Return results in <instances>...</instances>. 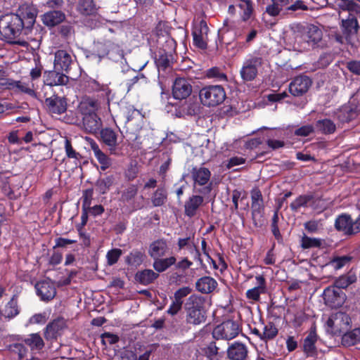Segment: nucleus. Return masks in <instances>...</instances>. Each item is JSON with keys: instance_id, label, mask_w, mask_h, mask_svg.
<instances>
[{"instance_id": "nucleus-1", "label": "nucleus", "mask_w": 360, "mask_h": 360, "mask_svg": "<svg viewBox=\"0 0 360 360\" xmlns=\"http://www.w3.org/2000/svg\"><path fill=\"white\" fill-rule=\"evenodd\" d=\"M22 22L21 18L14 13L3 16L0 19V34L6 43L27 48L29 41L33 38L29 37L30 32Z\"/></svg>"}, {"instance_id": "nucleus-2", "label": "nucleus", "mask_w": 360, "mask_h": 360, "mask_svg": "<svg viewBox=\"0 0 360 360\" xmlns=\"http://www.w3.org/2000/svg\"><path fill=\"white\" fill-rule=\"evenodd\" d=\"M193 91L191 80L184 77H177L173 82L172 94L174 98L179 100L181 105L176 110L177 117L193 115L196 113L197 105L188 98Z\"/></svg>"}, {"instance_id": "nucleus-3", "label": "nucleus", "mask_w": 360, "mask_h": 360, "mask_svg": "<svg viewBox=\"0 0 360 360\" xmlns=\"http://www.w3.org/2000/svg\"><path fill=\"white\" fill-rule=\"evenodd\" d=\"M204 305L205 300L200 296L192 295L187 299L184 305L187 323L196 326L205 321L206 311Z\"/></svg>"}, {"instance_id": "nucleus-4", "label": "nucleus", "mask_w": 360, "mask_h": 360, "mask_svg": "<svg viewBox=\"0 0 360 360\" xmlns=\"http://www.w3.org/2000/svg\"><path fill=\"white\" fill-rule=\"evenodd\" d=\"M191 174L196 192L204 195L209 194L212 191V183H209L211 176L209 169L204 167H194Z\"/></svg>"}, {"instance_id": "nucleus-5", "label": "nucleus", "mask_w": 360, "mask_h": 360, "mask_svg": "<svg viewBox=\"0 0 360 360\" xmlns=\"http://www.w3.org/2000/svg\"><path fill=\"white\" fill-rule=\"evenodd\" d=\"M94 52L100 58L108 57L112 60H119L123 58L121 47L110 40L98 41L94 43Z\"/></svg>"}, {"instance_id": "nucleus-6", "label": "nucleus", "mask_w": 360, "mask_h": 360, "mask_svg": "<svg viewBox=\"0 0 360 360\" xmlns=\"http://www.w3.org/2000/svg\"><path fill=\"white\" fill-rule=\"evenodd\" d=\"M351 319L345 312L338 311L333 314L326 322L327 331L334 335H342L349 330Z\"/></svg>"}, {"instance_id": "nucleus-7", "label": "nucleus", "mask_w": 360, "mask_h": 360, "mask_svg": "<svg viewBox=\"0 0 360 360\" xmlns=\"http://www.w3.org/2000/svg\"><path fill=\"white\" fill-rule=\"evenodd\" d=\"M199 96L204 105L216 106L225 100L226 93L221 86H208L200 91Z\"/></svg>"}, {"instance_id": "nucleus-8", "label": "nucleus", "mask_w": 360, "mask_h": 360, "mask_svg": "<svg viewBox=\"0 0 360 360\" xmlns=\"http://www.w3.org/2000/svg\"><path fill=\"white\" fill-rule=\"evenodd\" d=\"M335 227L345 235H356L360 233V216L353 220L349 214H342L335 219Z\"/></svg>"}, {"instance_id": "nucleus-9", "label": "nucleus", "mask_w": 360, "mask_h": 360, "mask_svg": "<svg viewBox=\"0 0 360 360\" xmlns=\"http://www.w3.org/2000/svg\"><path fill=\"white\" fill-rule=\"evenodd\" d=\"M239 326L233 320H227L217 326L212 332L213 338L217 340H231L239 333Z\"/></svg>"}, {"instance_id": "nucleus-10", "label": "nucleus", "mask_w": 360, "mask_h": 360, "mask_svg": "<svg viewBox=\"0 0 360 360\" xmlns=\"http://www.w3.org/2000/svg\"><path fill=\"white\" fill-rule=\"evenodd\" d=\"M323 296L325 304L331 308L342 307L347 300L344 291L334 287L333 285L324 290Z\"/></svg>"}, {"instance_id": "nucleus-11", "label": "nucleus", "mask_w": 360, "mask_h": 360, "mask_svg": "<svg viewBox=\"0 0 360 360\" xmlns=\"http://www.w3.org/2000/svg\"><path fill=\"white\" fill-rule=\"evenodd\" d=\"M263 64V59L261 57L254 56L246 60L242 66L240 74L244 82L254 80L258 73V68Z\"/></svg>"}, {"instance_id": "nucleus-12", "label": "nucleus", "mask_w": 360, "mask_h": 360, "mask_svg": "<svg viewBox=\"0 0 360 360\" xmlns=\"http://www.w3.org/2000/svg\"><path fill=\"white\" fill-rule=\"evenodd\" d=\"M82 129L89 134H96L102 128L103 122L101 119L93 111H83L82 112Z\"/></svg>"}, {"instance_id": "nucleus-13", "label": "nucleus", "mask_w": 360, "mask_h": 360, "mask_svg": "<svg viewBox=\"0 0 360 360\" xmlns=\"http://www.w3.org/2000/svg\"><path fill=\"white\" fill-rule=\"evenodd\" d=\"M37 14V9L34 6L23 4L19 7L14 15H18L21 18L23 25L31 32L36 21Z\"/></svg>"}, {"instance_id": "nucleus-14", "label": "nucleus", "mask_w": 360, "mask_h": 360, "mask_svg": "<svg viewBox=\"0 0 360 360\" xmlns=\"http://www.w3.org/2000/svg\"><path fill=\"white\" fill-rule=\"evenodd\" d=\"M302 38L309 46H314L322 39V30L316 25L310 24L305 27L302 26Z\"/></svg>"}, {"instance_id": "nucleus-15", "label": "nucleus", "mask_w": 360, "mask_h": 360, "mask_svg": "<svg viewBox=\"0 0 360 360\" xmlns=\"http://www.w3.org/2000/svg\"><path fill=\"white\" fill-rule=\"evenodd\" d=\"M37 294L43 301L53 300L56 295L54 283L50 279H45L35 284Z\"/></svg>"}, {"instance_id": "nucleus-16", "label": "nucleus", "mask_w": 360, "mask_h": 360, "mask_svg": "<svg viewBox=\"0 0 360 360\" xmlns=\"http://www.w3.org/2000/svg\"><path fill=\"white\" fill-rule=\"evenodd\" d=\"M66 321L63 318H58L49 323L44 329V338L47 341L56 340L60 336L66 328Z\"/></svg>"}, {"instance_id": "nucleus-17", "label": "nucleus", "mask_w": 360, "mask_h": 360, "mask_svg": "<svg viewBox=\"0 0 360 360\" xmlns=\"http://www.w3.org/2000/svg\"><path fill=\"white\" fill-rule=\"evenodd\" d=\"M311 81L309 77L300 75L295 77L289 85V91L294 96H301L309 90Z\"/></svg>"}, {"instance_id": "nucleus-18", "label": "nucleus", "mask_w": 360, "mask_h": 360, "mask_svg": "<svg viewBox=\"0 0 360 360\" xmlns=\"http://www.w3.org/2000/svg\"><path fill=\"white\" fill-rule=\"evenodd\" d=\"M348 15L345 18L342 19L341 27L342 32L346 37L356 34L358 32L359 26L357 20V15L359 10L357 11H347Z\"/></svg>"}, {"instance_id": "nucleus-19", "label": "nucleus", "mask_w": 360, "mask_h": 360, "mask_svg": "<svg viewBox=\"0 0 360 360\" xmlns=\"http://www.w3.org/2000/svg\"><path fill=\"white\" fill-rule=\"evenodd\" d=\"M209 28L205 20H201L198 25H195L193 31V43L201 49H205L207 46V34Z\"/></svg>"}, {"instance_id": "nucleus-20", "label": "nucleus", "mask_w": 360, "mask_h": 360, "mask_svg": "<svg viewBox=\"0 0 360 360\" xmlns=\"http://www.w3.org/2000/svg\"><path fill=\"white\" fill-rule=\"evenodd\" d=\"M45 105L48 110L53 114L61 115L67 110V101L65 97L53 94L45 99Z\"/></svg>"}, {"instance_id": "nucleus-21", "label": "nucleus", "mask_w": 360, "mask_h": 360, "mask_svg": "<svg viewBox=\"0 0 360 360\" xmlns=\"http://www.w3.org/2000/svg\"><path fill=\"white\" fill-rule=\"evenodd\" d=\"M63 72L55 70L49 71L46 75L44 89H51L53 86L65 85L69 82V77Z\"/></svg>"}, {"instance_id": "nucleus-22", "label": "nucleus", "mask_w": 360, "mask_h": 360, "mask_svg": "<svg viewBox=\"0 0 360 360\" xmlns=\"http://www.w3.org/2000/svg\"><path fill=\"white\" fill-rule=\"evenodd\" d=\"M100 137L102 142L109 148L111 154H115L117 143V134L111 128L101 129Z\"/></svg>"}, {"instance_id": "nucleus-23", "label": "nucleus", "mask_w": 360, "mask_h": 360, "mask_svg": "<svg viewBox=\"0 0 360 360\" xmlns=\"http://www.w3.org/2000/svg\"><path fill=\"white\" fill-rule=\"evenodd\" d=\"M72 63V57L66 51L58 50L55 53L53 63L55 70L68 72Z\"/></svg>"}, {"instance_id": "nucleus-24", "label": "nucleus", "mask_w": 360, "mask_h": 360, "mask_svg": "<svg viewBox=\"0 0 360 360\" xmlns=\"http://www.w3.org/2000/svg\"><path fill=\"white\" fill-rule=\"evenodd\" d=\"M169 250L167 242L165 239H158L150 243L148 248V255L153 259L162 257Z\"/></svg>"}, {"instance_id": "nucleus-25", "label": "nucleus", "mask_w": 360, "mask_h": 360, "mask_svg": "<svg viewBox=\"0 0 360 360\" xmlns=\"http://www.w3.org/2000/svg\"><path fill=\"white\" fill-rule=\"evenodd\" d=\"M65 19V15L60 11H52L41 16L43 23L50 27H55Z\"/></svg>"}, {"instance_id": "nucleus-26", "label": "nucleus", "mask_w": 360, "mask_h": 360, "mask_svg": "<svg viewBox=\"0 0 360 360\" xmlns=\"http://www.w3.org/2000/svg\"><path fill=\"white\" fill-rule=\"evenodd\" d=\"M257 286L248 290L246 292V297L248 300L258 301L260 298V295L264 293L266 291V281L263 276H257Z\"/></svg>"}, {"instance_id": "nucleus-27", "label": "nucleus", "mask_w": 360, "mask_h": 360, "mask_svg": "<svg viewBox=\"0 0 360 360\" xmlns=\"http://www.w3.org/2000/svg\"><path fill=\"white\" fill-rule=\"evenodd\" d=\"M90 140L91 148L101 164V169L105 171L111 166V159L99 148L98 144L93 139H90Z\"/></svg>"}, {"instance_id": "nucleus-28", "label": "nucleus", "mask_w": 360, "mask_h": 360, "mask_svg": "<svg viewBox=\"0 0 360 360\" xmlns=\"http://www.w3.org/2000/svg\"><path fill=\"white\" fill-rule=\"evenodd\" d=\"M217 286V282L210 276H204L199 278L196 283V289L202 292L208 294L215 290Z\"/></svg>"}, {"instance_id": "nucleus-29", "label": "nucleus", "mask_w": 360, "mask_h": 360, "mask_svg": "<svg viewBox=\"0 0 360 360\" xmlns=\"http://www.w3.org/2000/svg\"><path fill=\"white\" fill-rule=\"evenodd\" d=\"M203 202V198L200 195H193L185 202L184 213L189 217H193L196 214L199 207Z\"/></svg>"}, {"instance_id": "nucleus-30", "label": "nucleus", "mask_w": 360, "mask_h": 360, "mask_svg": "<svg viewBox=\"0 0 360 360\" xmlns=\"http://www.w3.org/2000/svg\"><path fill=\"white\" fill-rule=\"evenodd\" d=\"M290 2V0H271V4L266 7L265 13L271 17L279 16Z\"/></svg>"}, {"instance_id": "nucleus-31", "label": "nucleus", "mask_w": 360, "mask_h": 360, "mask_svg": "<svg viewBox=\"0 0 360 360\" xmlns=\"http://www.w3.org/2000/svg\"><path fill=\"white\" fill-rule=\"evenodd\" d=\"M159 277V274L152 269H144L138 271L135 274V280L139 283L147 285H149Z\"/></svg>"}, {"instance_id": "nucleus-32", "label": "nucleus", "mask_w": 360, "mask_h": 360, "mask_svg": "<svg viewBox=\"0 0 360 360\" xmlns=\"http://www.w3.org/2000/svg\"><path fill=\"white\" fill-rule=\"evenodd\" d=\"M247 354L246 347L241 343H235L228 349V356L231 360H244Z\"/></svg>"}, {"instance_id": "nucleus-33", "label": "nucleus", "mask_w": 360, "mask_h": 360, "mask_svg": "<svg viewBox=\"0 0 360 360\" xmlns=\"http://www.w3.org/2000/svg\"><path fill=\"white\" fill-rule=\"evenodd\" d=\"M173 58L164 49H159L155 55V63L159 70H165L172 62Z\"/></svg>"}, {"instance_id": "nucleus-34", "label": "nucleus", "mask_w": 360, "mask_h": 360, "mask_svg": "<svg viewBox=\"0 0 360 360\" xmlns=\"http://www.w3.org/2000/svg\"><path fill=\"white\" fill-rule=\"evenodd\" d=\"M359 342H360V328L347 330L342 335V344L345 347H350Z\"/></svg>"}, {"instance_id": "nucleus-35", "label": "nucleus", "mask_w": 360, "mask_h": 360, "mask_svg": "<svg viewBox=\"0 0 360 360\" xmlns=\"http://www.w3.org/2000/svg\"><path fill=\"white\" fill-rule=\"evenodd\" d=\"M176 261V257L174 256L167 258L159 257L157 259H154L153 266L158 273H161L175 264Z\"/></svg>"}, {"instance_id": "nucleus-36", "label": "nucleus", "mask_w": 360, "mask_h": 360, "mask_svg": "<svg viewBox=\"0 0 360 360\" xmlns=\"http://www.w3.org/2000/svg\"><path fill=\"white\" fill-rule=\"evenodd\" d=\"M25 343L29 346L32 351H40L44 347V342L38 333H32L24 340Z\"/></svg>"}, {"instance_id": "nucleus-37", "label": "nucleus", "mask_w": 360, "mask_h": 360, "mask_svg": "<svg viewBox=\"0 0 360 360\" xmlns=\"http://www.w3.org/2000/svg\"><path fill=\"white\" fill-rule=\"evenodd\" d=\"M356 281V276L353 273H348L347 274L342 275L337 278L334 284L333 285L334 287L339 288L340 290H344L347 288L349 285L355 283Z\"/></svg>"}, {"instance_id": "nucleus-38", "label": "nucleus", "mask_w": 360, "mask_h": 360, "mask_svg": "<svg viewBox=\"0 0 360 360\" xmlns=\"http://www.w3.org/2000/svg\"><path fill=\"white\" fill-rule=\"evenodd\" d=\"M316 128L318 131L323 134H330L335 131L336 125L329 119H323L316 122Z\"/></svg>"}, {"instance_id": "nucleus-39", "label": "nucleus", "mask_w": 360, "mask_h": 360, "mask_svg": "<svg viewBox=\"0 0 360 360\" xmlns=\"http://www.w3.org/2000/svg\"><path fill=\"white\" fill-rule=\"evenodd\" d=\"M19 312L18 295H14L5 306L4 316L6 318L11 319L16 316Z\"/></svg>"}, {"instance_id": "nucleus-40", "label": "nucleus", "mask_w": 360, "mask_h": 360, "mask_svg": "<svg viewBox=\"0 0 360 360\" xmlns=\"http://www.w3.org/2000/svg\"><path fill=\"white\" fill-rule=\"evenodd\" d=\"M96 10L93 0H82L77 6V11L84 15H94Z\"/></svg>"}, {"instance_id": "nucleus-41", "label": "nucleus", "mask_w": 360, "mask_h": 360, "mask_svg": "<svg viewBox=\"0 0 360 360\" xmlns=\"http://www.w3.org/2000/svg\"><path fill=\"white\" fill-rule=\"evenodd\" d=\"M167 200V192L164 187L158 188L151 197V202L155 207H160L164 205Z\"/></svg>"}, {"instance_id": "nucleus-42", "label": "nucleus", "mask_w": 360, "mask_h": 360, "mask_svg": "<svg viewBox=\"0 0 360 360\" xmlns=\"http://www.w3.org/2000/svg\"><path fill=\"white\" fill-rule=\"evenodd\" d=\"M144 257L143 252L139 250H134L126 257L125 262L130 266H138L142 264Z\"/></svg>"}, {"instance_id": "nucleus-43", "label": "nucleus", "mask_w": 360, "mask_h": 360, "mask_svg": "<svg viewBox=\"0 0 360 360\" xmlns=\"http://www.w3.org/2000/svg\"><path fill=\"white\" fill-rule=\"evenodd\" d=\"M252 215L254 224L256 226H259L263 222V211L264 207L262 202H252Z\"/></svg>"}, {"instance_id": "nucleus-44", "label": "nucleus", "mask_w": 360, "mask_h": 360, "mask_svg": "<svg viewBox=\"0 0 360 360\" xmlns=\"http://www.w3.org/2000/svg\"><path fill=\"white\" fill-rule=\"evenodd\" d=\"M238 3L236 5L243 10V13L242 15V19L243 21H246L250 18L251 15L253 12V4L251 0H237Z\"/></svg>"}, {"instance_id": "nucleus-45", "label": "nucleus", "mask_w": 360, "mask_h": 360, "mask_svg": "<svg viewBox=\"0 0 360 360\" xmlns=\"http://www.w3.org/2000/svg\"><path fill=\"white\" fill-rule=\"evenodd\" d=\"M262 340L266 342L269 340L274 339L278 334V329L273 322H268L262 327Z\"/></svg>"}, {"instance_id": "nucleus-46", "label": "nucleus", "mask_w": 360, "mask_h": 360, "mask_svg": "<svg viewBox=\"0 0 360 360\" xmlns=\"http://www.w3.org/2000/svg\"><path fill=\"white\" fill-rule=\"evenodd\" d=\"M115 182V176L109 175L103 179H100L96 181V186L99 193L104 194L109 190L110 187Z\"/></svg>"}, {"instance_id": "nucleus-47", "label": "nucleus", "mask_w": 360, "mask_h": 360, "mask_svg": "<svg viewBox=\"0 0 360 360\" xmlns=\"http://www.w3.org/2000/svg\"><path fill=\"white\" fill-rule=\"evenodd\" d=\"M205 356L210 359V360H213L216 359L218 360L220 358H222V354L224 352H219V348L217 347L216 343L214 342H212L210 345L203 349Z\"/></svg>"}, {"instance_id": "nucleus-48", "label": "nucleus", "mask_w": 360, "mask_h": 360, "mask_svg": "<svg viewBox=\"0 0 360 360\" xmlns=\"http://www.w3.org/2000/svg\"><path fill=\"white\" fill-rule=\"evenodd\" d=\"M323 240L320 238H310L304 234L301 239V247L302 249H309L313 248H320L322 245Z\"/></svg>"}, {"instance_id": "nucleus-49", "label": "nucleus", "mask_w": 360, "mask_h": 360, "mask_svg": "<svg viewBox=\"0 0 360 360\" xmlns=\"http://www.w3.org/2000/svg\"><path fill=\"white\" fill-rule=\"evenodd\" d=\"M317 339L315 331H311L304 341V350L308 354V356L313 354L314 350V343Z\"/></svg>"}, {"instance_id": "nucleus-50", "label": "nucleus", "mask_w": 360, "mask_h": 360, "mask_svg": "<svg viewBox=\"0 0 360 360\" xmlns=\"http://www.w3.org/2000/svg\"><path fill=\"white\" fill-rule=\"evenodd\" d=\"M9 351L13 358L18 357L19 359L26 357V354L28 352L23 345L18 343L11 345Z\"/></svg>"}, {"instance_id": "nucleus-51", "label": "nucleus", "mask_w": 360, "mask_h": 360, "mask_svg": "<svg viewBox=\"0 0 360 360\" xmlns=\"http://www.w3.org/2000/svg\"><path fill=\"white\" fill-rule=\"evenodd\" d=\"M312 198H313L312 195H300L290 204V207L292 210L297 211L301 207L306 206L307 202H309Z\"/></svg>"}, {"instance_id": "nucleus-52", "label": "nucleus", "mask_w": 360, "mask_h": 360, "mask_svg": "<svg viewBox=\"0 0 360 360\" xmlns=\"http://www.w3.org/2000/svg\"><path fill=\"white\" fill-rule=\"evenodd\" d=\"M206 76L208 78L215 79L217 81H226V75L219 68L214 67L207 71Z\"/></svg>"}, {"instance_id": "nucleus-53", "label": "nucleus", "mask_w": 360, "mask_h": 360, "mask_svg": "<svg viewBox=\"0 0 360 360\" xmlns=\"http://www.w3.org/2000/svg\"><path fill=\"white\" fill-rule=\"evenodd\" d=\"M137 186L135 185H130L123 191L121 195V200L123 202H129L137 195Z\"/></svg>"}, {"instance_id": "nucleus-54", "label": "nucleus", "mask_w": 360, "mask_h": 360, "mask_svg": "<svg viewBox=\"0 0 360 360\" xmlns=\"http://www.w3.org/2000/svg\"><path fill=\"white\" fill-rule=\"evenodd\" d=\"M122 253V250L118 248L112 249L108 251L106 255L108 264L111 266L117 263Z\"/></svg>"}, {"instance_id": "nucleus-55", "label": "nucleus", "mask_w": 360, "mask_h": 360, "mask_svg": "<svg viewBox=\"0 0 360 360\" xmlns=\"http://www.w3.org/2000/svg\"><path fill=\"white\" fill-rule=\"evenodd\" d=\"M101 342L104 345H113L120 340L118 335L108 332L101 334Z\"/></svg>"}, {"instance_id": "nucleus-56", "label": "nucleus", "mask_w": 360, "mask_h": 360, "mask_svg": "<svg viewBox=\"0 0 360 360\" xmlns=\"http://www.w3.org/2000/svg\"><path fill=\"white\" fill-rule=\"evenodd\" d=\"M14 86L19 89L20 91L27 94L30 96H34L35 94L33 90V84L30 85L25 82L21 81H16L14 82Z\"/></svg>"}, {"instance_id": "nucleus-57", "label": "nucleus", "mask_w": 360, "mask_h": 360, "mask_svg": "<svg viewBox=\"0 0 360 360\" xmlns=\"http://www.w3.org/2000/svg\"><path fill=\"white\" fill-rule=\"evenodd\" d=\"M65 149L66 155L69 158L79 160L82 158L81 155L73 149L71 141L68 139H65Z\"/></svg>"}, {"instance_id": "nucleus-58", "label": "nucleus", "mask_w": 360, "mask_h": 360, "mask_svg": "<svg viewBox=\"0 0 360 360\" xmlns=\"http://www.w3.org/2000/svg\"><path fill=\"white\" fill-rule=\"evenodd\" d=\"M314 131V127L311 124H307V125L302 126L301 127L297 129L295 131L294 134L295 136L305 137V136H309Z\"/></svg>"}, {"instance_id": "nucleus-59", "label": "nucleus", "mask_w": 360, "mask_h": 360, "mask_svg": "<svg viewBox=\"0 0 360 360\" xmlns=\"http://www.w3.org/2000/svg\"><path fill=\"white\" fill-rule=\"evenodd\" d=\"M98 108V103L95 100H87L81 103L80 110L83 111H93L95 112Z\"/></svg>"}, {"instance_id": "nucleus-60", "label": "nucleus", "mask_w": 360, "mask_h": 360, "mask_svg": "<svg viewBox=\"0 0 360 360\" xmlns=\"http://www.w3.org/2000/svg\"><path fill=\"white\" fill-rule=\"evenodd\" d=\"M191 245H192L195 248V249L196 250V255L198 257V259L200 263H202V259L200 258V252H199L198 250L197 249V248L194 245V243H193V240H191V237H187L186 238H179L178 240V246H179V249H182L184 247L189 246Z\"/></svg>"}, {"instance_id": "nucleus-61", "label": "nucleus", "mask_w": 360, "mask_h": 360, "mask_svg": "<svg viewBox=\"0 0 360 360\" xmlns=\"http://www.w3.org/2000/svg\"><path fill=\"white\" fill-rule=\"evenodd\" d=\"M346 68L352 74L360 76V60H352L347 62Z\"/></svg>"}, {"instance_id": "nucleus-62", "label": "nucleus", "mask_w": 360, "mask_h": 360, "mask_svg": "<svg viewBox=\"0 0 360 360\" xmlns=\"http://www.w3.org/2000/svg\"><path fill=\"white\" fill-rule=\"evenodd\" d=\"M59 33L64 38H68L74 33V29L69 24H64L59 27Z\"/></svg>"}, {"instance_id": "nucleus-63", "label": "nucleus", "mask_w": 360, "mask_h": 360, "mask_svg": "<svg viewBox=\"0 0 360 360\" xmlns=\"http://www.w3.org/2000/svg\"><path fill=\"white\" fill-rule=\"evenodd\" d=\"M349 260L350 259L347 257H338L330 262V265L336 270L340 269L349 262Z\"/></svg>"}, {"instance_id": "nucleus-64", "label": "nucleus", "mask_w": 360, "mask_h": 360, "mask_svg": "<svg viewBox=\"0 0 360 360\" xmlns=\"http://www.w3.org/2000/svg\"><path fill=\"white\" fill-rule=\"evenodd\" d=\"M191 290V288L189 287L181 288L174 292V297L176 300L183 301V298L189 295Z\"/></svg>"}]
</instances>
